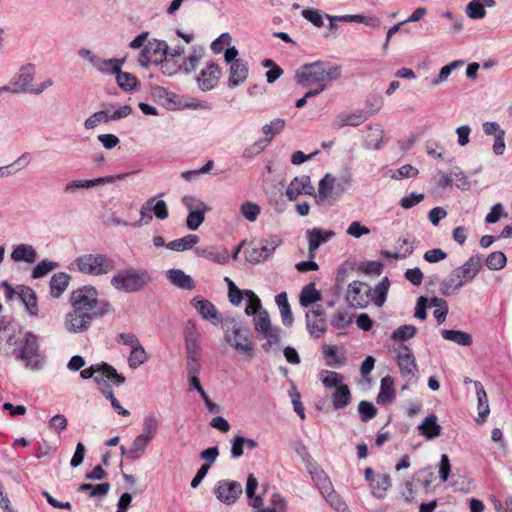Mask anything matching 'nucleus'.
I'll list each match as a JSON object with an SVG mask.
<instances>
[{
    "label": "nucleus",
    "mask_w": 512,
    "mask_h": 512,
    "mask_svg": "<svg viewBox=\"0 0 512 512\" xmlns=\"http://www.w3.org/2000/svg\"><path fill=\"white\" fill-rule=\"evenodd\" d=\"M308 331L316 338H320L326 332L325 312L319 307L306 314Z\"/></svg>",
    "instance_id": "nucleus-18"
},
{
    "label": "nucleus",
    "mask_w": 512,
    "mask_h": 512,
    "mask_svg": "<svg viewBox=\"0 0 512 512\" xmlns=\"http://www.w3.org/2000/svg\"><path fill=\"white\" fill-rule=\"evenodd\" d=\"M358 412L363 422L373 419L377 414V409L372 402L361 401L358 405Z\"/></svg>",
    "instance_id": "nucleus-61"
},
{
    "label": "nucleus",
    "mask_w": 512,
    "mask_h": 512,
    "mask_svg": "<svg viewBox=\"0 0 512 512\" xmlns=\"http://www.w3.org/2000/svg\"><path fill=\"white\" fill-rule=\"evenodd\" d=\"M302 16L315 27H322L324 25L323 16L319 10L313 8H305L301 12Z\"/></svg>",
    "instance_id": "nucleus-64"
},
{
    "label": "nucleus",
    "mask_w": 512,
    "mask_h": 512,
    "mask_svg": "<svg viewBox=\"0 0 512 512\" xmlns=\"http://www.w3.org/2000/svg\"><path fill=\"white\" fill-rule=\"evenodd\" d=\"M58 267V263L45 259L40 261L33 269H32V278L39 279L46 276L49 272L56 269Z\"/></svg>",
    "instance_id": "nucleus-52"
},
{
    "label": "nucleus",
    "mask_w": 512,
    "mask_h": 512,
    "mask_svg": "<svg viewBox=\"0 0 512 512\" xmlns=\"http://www.w3.org/2000/svg\"><path fill=\"white\" fill-rule=\"evenodd\" d=\"M225 342L238 353L252 358L255 346L250 339V330L243 327L234 317H225L222 321Z\"/></svg>",
    "instance_id": "nucleus-4"
},
{
    "label": "nucleus",
    "mask_w": 512,
    "mask_h": 512,
    "mask_svg": "<svg viewBox=\"0 0 512 512\" xmlns=\"http://www.w3.org/2000/svg\"><path fill=\"white\" fill-rule=\"evenodd\" d=\"M417 329L413 325H402L395 329L391 334L394 341H406L415 336Z\"/></svg>",
    "instance_id": "nucleus-55"
},
{
    "label": "nucleus",
    "mask_w": 512,
    "mask_h": 512,
    "mask_svg": "<svg viewBox=\"0 0 512 512\" xmlns=\"http://www.w3.org/2000/svg\"><path fill=\"white\" fill-rule=\"evenodd\" d=\"M456 281L453 277V273L451 272L445 279H443L440 283V293L443 296H453L456 295L458 291V287L456 285Z\"/></svg>",
    "instance_id": "nucleus-62"
},
{
    "label": "nucleus",
    "mask_w": 512,
    "mask_h": 512,
    "mask_svg": "<svg viewBox=\"0 0 512 512\" xmlns=\"http://www.w3.org/2000/svg\"><path fill=\"white\" fill-rule=\"evenodd\" d=\"M351 402V393L347 385H340L332 394V404L335 409H343Z\"/></svg>",
    "instance_id": "nucleus-40"
},
{
    "label": "nucleus",
    "mask_w": 512,
    "mask_h": 512,
    "mask_svg": "<svg viewBox=\"0 0 512 512\" xmlns=\"http://www.w3.org/2000/svg\"><path fill=\"white\" fill-rule=\"evenodd\" d=\"M463 65H464L463 60H455V61H452L451 63L443 66L440 69L438 76L431 81V84L433 86L440 85L441 83L445 82L448 79L449 75L451 74V72L454 69L461 67Z\"/></svg>",
    "instance_id": "nucleus-51"
},
{
    "label": "nucleus",
    "mask_w": 512,
    "mask_h": 512,
    "mask_svg": "<svg viewBox=\"0 0 512 512\" xmlns=\"http://www.w3.org/2000/svg\"><path fill=\"white\" fill-rule=\"evenodd\" d=\"M483 267V257L479 254L470 256L467 261L456 268L457 273L462 274V278L472 282Z\"/></svg>",
    "instance_id": "nucleus-20"
},
{
    "label": "nucleus",
    "mask_w": 512,
    "mask_h": 512,
    "mask_svg": "<svg viewBox=\"0 0 512 512\" xmlns=\"http://www.w3.org/2000/svg\"><path fill=\"white\" fill-rule=\"evenodd\" d=\"M241 215L250 222H255L261 213V208L258 204L246 201L240 207Z\"/></svg>",
    "instance_id": "nucleus-54"
},
{
    "label": "nucleus",
    "mask_w": 512,
    "mask_h": 512,
    "mask_svg": "<svg viewBox=\"0 0 512 512\" xmlns=\"http://www.w3.org/2000/svg\"><path fill=\"white\" fill-rule=\"evenodd\" d=\"M98 296V290L92 285H84L71 292V310L65 314L63 321L69 333H84L91 327L93 320L113 312L110 302Z\"/></svg>",
    "instance_id": "nucleus-1"
},
{
    "label": "nucleus",
    "mask_w": 512,
    "mask_h": 512,
    "mask_svg": "<svg viewBox=\"0 0 512 512\" xmlns=\"http://www.w3.org/2000/svg\"><path fill=\"white\" fill-rule=\"evenodd\" d=\"M341 76V66L326 61H315L302 65L296 70L298 84L307 86L316 83L319 86L337 80Z\"/></svg>",
    "instance_id": "nucleus-2"
},
{
    "label": "nucleus",
    "mask_w": 512,
    "mask_h": 512,
    "mask_svg": "<svg viewBox=\"0 0 512 512\" xmlns=\"http://www.w3.org/2000/svg\"><path fill=\"white\" fill-rule=\"evenodd\" d=\"M403 244L407 245V247L405 248L404 251H401V249H398V251L393 253L389 250H382L381 255L387 259H395V260L406 259L413 253L414 247L411 243H409L408 239H403Z\"/></svg>",
    "instance_id": "nucleus-59"
},
{
    "label": "nucleus",
    "mask_w": 512,
    "mask_h": 512,
    "mask_svg": "<svg viewBox=\"0 0 512 512\" xmlns=\"http://www.w3.org/2000/svg\"><path fill=\"white\" fill-rule=\"evenodd\" d=\"M441 334L445 340L455 342L461 346H469L473 342L471 334L464 331L442 330Z\"/></svg>",
    "instance_id": "nucleus-41"
},
{
    "label": "nucleus",
    "mask_w": 512,
    "mask_h": 512,
    "mask_svg": "<svg viewBox=\"0 0 512 512\" xmlns=\"http://www.w3.org/2000/svg\"><path fill=\"white\" fill-rule=\"evenodd\" d=\"M346 301L349 306L354 308H364L370 302L371 298L367 294V284L361 281H353L348 285Z\"/></svg>",
    "instance_id": "nucleus-12"
},
{
    "label": "nucleus",
    "mask_w": 512,
    "mask_h": 512,
    "mask_svg": "<svg viewBox=\"0 0 512 512\" xmlns=\"http://www.w3.org/2000/svg\"><path fill=\"white\" fill-rule=\"evenodd\" d=\"M125 62V59H118V58H111V59H102L98 56L94 68L97 69L101 74L107 75V74H116L117 72H120V69L122 68L123 64Z\"/></svg>",
    "instance_id": "nucleus-33"
},
{
    "label": "nucleus",
    "mask_w": 512,
    "mask_h": 512,
    "mask_svg": "<svg viewBox=\"0 0 512 512\" xmlns=\"http://www.w3.org/2000/svg\"><path fill=\"white\" fill-rule=\"evenodd\" d=\"M302 193L307 195L314 194V187L308 175L293 178L286 189V196L290 201L296 200Z\"/></svg>",
    "instance_id": "nucleus-17"
},
{
    "label": "nucleus",
    "mask_w": 512,
    "mask_h": 512,
    "mask_svg": "<svg viewBox=\"0 0 512 512\" xmlns=\"http://www.w3.org/2000/svg\"><path fill=\"white\" fill-rule=\"evenodd\" d=\"M281 239L277 236H272L265 240V244L261 247H255L247 251L246 259L251 263H261L267 260L276 248L280 245Z\"/></svg>",
    "instance_id": "nucleus-15"
},
{
    "label": "nucleus",
    "mask_w": 512,
    "mask_h": 512,
    "mask_svg": "<svg viewBox=\"0 0 512 512\" xmlns=\"http://www.w3.org/2000/svg\"><path fill=\"white\" fill-rule=\"evenodd\" d=\"M169 47L165 41L152 40L148 41L141 51L139 64L148 67L151 64L158 65L166 57H168Z\"/></svg>",
    "instance_id": "nucleus-10"
},
{
    "label": "nucleus",
    "mask_w": 512,
    "mask_h": 512,
    "mask_svg": "<svg viewBox=\"0 0 512 512\" xmlns=\"http://www.w3.org/2000/svg\"><path fill=\"white\" fill-rule=\"evenodd\" d=\"M94 382L97 384L98 389L101 392V394L110 400L111 406L119 415H122L124 417H127L130 415V412L121 406L119 401L116 399L110 385L107 384L103 378L95 377Z\"/></svg>",
    "instance_id": "nucleus-24"
},
{
    "label": "nucleus",
    "mask_w": 512,
    "mask_h": 512,
    "mask_svg": "<svg viewBox=\"0 0 512 512\" xmlns=\"http://www.w3.org/2000/svg\"><path fill=\"white\" fill-rule=\"evenodd\" d=\"M199 242V236L196 234H188L182 238L170 241L166 247L172 251L182 252L191 249Z\"/></svg>",
    "instance_id": "nucleus-37"
},
{
    "label": "nucleus",
    "mask_w": 512,
    "mask_h": 512,
    "mask_svg": "<svg viewBox=\"0 0 512 512\" xmlns=\"http://www.w3.org/2000/svg\"><path fill=\"white\" fill-rule=\"evenodd\" d=\"M285 127V120L277 118L272 120L269 124L262 127V132L265 135L266 141L271 142L273 137L279 134Z\"/></svg>",
    "instance_id": "nucleus-50"
},
{
    "label": "nucleus",
    "mask_w": 512,
    "mask_h": 512,
    "mask_svg": "<svg viewBox=\"0 0 512 512\" xmlns=\"http://www.w3.org/2000/svg\"><path fill=\"white\" fill-rule=\"evenodd\" d=\"M321 298V293L315 288V284L309 283L301 290L299 302L302 307L307 308L311 304L320 301Z\"/></svg>",
    "instance_id": "nucleus-39"
},
{
    "label": "nucleus",
    "mask_w": 512,
    "mask_h": 512,
    "mask_svg": "<svg viewBox=\"0 0 512 512\" xmlns=\"http://www.w3.org/2000/svg\"><path fill=\"white\" fill-rule=\"evenodd\" d=\"M306 236L308 238V251L310 258L314 257L315 251L324 243L328 242L335 236L332 230H323L321 228H312L307 230Z\"/></svg>",
    "instance_id": "nucleus-19"
},
{
    "label": "nucleus",
    "mask_w": 512,
    "mask_h": 512,
    "mask_svg": "<svg viewBox=\"0 0 512 512\" xmlns=\"http://www.w3.org/2000/svg\"><path fill=\"white\" fill-rule=\"evenodd\" d=\"M153 281L151 273L142 267L128 266L117 271L110 279L111 286L121 293H138Z\"/></svg>",
    "instance_id": "nucleus-3"
},
{
    "label": "nucleus",
    "mask_w": 512,
    "mask_h": 512,
    "mask_svg": "<svg viewBox=\"0 0 512 512\" xmlns=\"http://www.w3.org/2000/svg\"><path fill=\"white\" fill-rule=\"evenodd\" d=\"M94 187L92 179L73 180L65 184L64 192L66 194H74L80 189H90Z\"/></svg>",
    "instance_id": "nucleus-60"
},
{
    "label": "nucleus",
    "mask_w": 512,
    "mask_h": 512,
    "mask_svg": "<svg viewBox=\"0 0 512 512\" xmlns=\"http://www.w3.org/2000/svg\"><path fill=\"white\" fill-rule=\"evenodd\" d=\"M182 203L188 209L189 212H193V211L209 212V211H211V207L206 205L202 200H200L199 198H197L195 196H191V195L183 196Z\"/></svg>",
    "instance_id": "nucleus-53"
},
{
    "label": "nucleus",
    "mask_w": 512,
    "mask_h": 512,
    "mask_svg": "<svg viewBox=\"0 0 512 512\" xmlns=\"http://www.w3.org/2000/svg\"><path fill=\"white\" fill-rule=\"evenodd\" d=\"M390 487L391 478L388 474L377 475L374 483L370 484L372 495L378 499L384 498Z\"/></svg>",
    "instance_id": "nucleus-38"
},
{
    "label": "nucleus",
    "mask_w": 512,
    "mask_h": 512,
    "mask_svg": "<svg viewBox=\"0 0 512 512\" xmlns=\"http://www.w3.org/2000/svg\"><path fill=\"white\" fill-rule=\"evenodd\" d=\"M242 492V485L234 480H219L214 488L216 498L226 505L234 504Z\"/></svg>",
    "instance_id": "nucleus-11"
},
{
    "label": "nucleus",
    "mask_w": 512,
    "mask_h": 512,
    "mask_svg": "<svg viewBox=\"0 0 512 512\" xmlns=\"http://www.w3.org/2000/svg\"><path fill=\"white\" fill-rule=\"evenodd\" d=\"M221 74L222 71L219 65L214 62H209L196 77L200 90L207 92L214 89L221 77Z\"/></svg>",
    "instance_id": "nucleus-13"
},
{
    "label": "nucleus",
    "mask_w": 512,
    "mask_h": 512,
    "mask_svg": "<svg viewBox=\"0 0 512 512\" xmlns=\"http://www.w3.org/2000/svg\"><path fill=\"white\" fill-rule=\"evenodd\" d=\"M159 419L152 413L146 415L143 420V433L145 438L152 440L157 432Z\"/></svg>",
    "instance_id": "nucleus-48"
},
{
    "label": "nucleus",
    "mask_w": 512,
    "mask_h": 512,
    "mask_svg": "<svg viewBox=\"0 0 512 512\" xmlns=\"http://www.w3.org/2000/svg\"><path fill=\"white\" fill-rule=\"evenodd\" d=\"M352 324V318L346 311H337L331 319V325L336 329H345Z\"/></svg>",
    "instance_id": "nucleus-63"
},
{
    "label": "nucleus",
    "mask_w": 512,
    "mask_h": 512,
    "mask_svg": "<svg viewBox=\"0 0 512 512\" xmlns=\"http://www.w3.org/2000/svg\"><path fill=\"white\" fill-rule=\"evenodd\" d=\"M395 397L394 380L391 376H385L381 379L380 391L376 397L378 404H390Z\"/></svg>",
    "instance_id": "nucleus-32"
},
{
    "label": "nucleus",
    "mask_w": 512,
    "mask_h": 512,
    "mask_svg": "<svg viewBox=\"0 0 512 512\" xmlns=\"http://www.w3.org/2000/svg\"><path fill=\"white\" fill-rule=\"evenodd\" d=\"M507 258L501 251L492 252L486 258V266L490 270H500L505 267Z\"/></svg>",
    "instance_id": "nucleus-56"
},
{
    "label": "nucleus",
    "mask_w": 512,
    "mask_h": 512,
    "mask_svg": "<svg viewBox=\"0 0 512 512\" xmlns=\"http://www.w3.org/2000/svg\"><path fill=\"white\" fill-rule=\"evenodd\" d=\"M336 177L327 173L320 180L318 185V194L316 196L317 202H324L326 200H336L338 196L335 194Z\"/></svg>",
    "instance_id": "nucleus-23"
},
{
    "label": "nucleus",
    "mask_w": 512,
    "mask_h": 512,
    "mask_svg": "<svg viewBox=\"0 0 512 512\" xmlns=\"http://www.w3.org/2000/svg\"><path fill=\"white\" fill-rule=\"evenodd\" d=\"M253 325L256 333L266 332V330L272 326L269 313L267 310H262L253 318Z\"/></svg>",
    "instance_id": "nucleus-57"
},
{
    "label": "nucleus",
    "mask_w": 512,
    "mask_h": 512,
    "mask_svg": "<svg viewBox=\"0 0 512 512\" xmlns=\"http://www.w3.org/2000/svg\"><path fill=\"white\" fill-rule=\"evenodd\" d=\"M167 279L176 287L185 290H193L195 282L193 278L181 269H169L166 272Z\"/></svg>",
    "instance_id": "nucleus-26"
},
{
    "label": "nucleus",
    "mask_w": 512,
    "mask_h": 512,
    "mask_svg": "<svg viewBox=\"0 0 512 512\" xmlns=\"http://www.w3.org/2000/svg\"><path fill=\"white\" fill-rule=\"evenodd\" d=\"M494 0H472L466 6V14L471 19H482L486 15L485 7H493Z\"/></svg>",
    "instance_id": "nucleus-34"
},
{
    "label": "nucleus",
    "mask_w": 512,
    "mask_h": 512,
    "mask_svg": "<svg viewBox=\"0 0 512 512\" xmlns=\"http://www.w3.org/2000/svg\"><path fill=\"white\" fill-rule=\"evenodd\" d=\"M140 219L132 223V227L139 228L142 225L149 224L153 219V214L159 220L168 218V207L164 200L158 199L157 196L149 198L140 208Z\"/></svg>",
    "instance_id": "nucleus-9"
},
{
    "label": "nucleus",
    "mask_w": 512,
    "mask_h": 512,
    "mask_svg": "<svg viewBox=\"0 0 512 512\" xmlns=\"http://www.w3.org/2000/svg\"><path fill=\"white\" fill-rule=\"evenodd\" d=\"M17 294L26 310L33 316L39 312L36 292L28 286H18Z\"/></svg>",
    "instance_id": "nucleus-25"
},
{
    "label": "nucleus",
    "mask_w": 512,
    "mask_h": 512,
    "mask_svg": "<svg viewBox=\"0 0 512 512\" xmlns=\"http://www.w3.org/2000/svg\"><path fill=\"white\" fill-rule=\"evenodd\" d=\"M71 276L65 272H57L50 279V295L52 298L58 299L69 286Z\"/></svg>",
    "instance_id": "nucleus-27"
},
{
    "label": "nucleus",
    "mask_w": 512,
    "mask_h": 512,
    "mask_svg": "<svg viewBox=\"0 0 512 512\" xmlns=\"http://www.w3.org/2000/svg\"><path fill=\"white\" fill-rule=\"evenodd\" d=\"M441 426L437 422L435 414L428 415L418 426L419 434L428 440H432L441 434Z\"/></svg>",
    "instance_id": "nucleus-29"
},
{
    "label": "nucleus",
    "mask_w": 512,
    "mask_h": 512,
    "mask_svg": "<svg viewBox=\"0 0 512 512\" xmlns=\"http://www.w3.org/2000/svg\"><path fill=\"white\" fill-rule=\"evenodd\" d=\"M281 332L282 331L279 327L272 325L266 330V332L259 333V335L266 340V342L262 344L264 351L269 352L272 346L280 343Z\"/></svg>",
    "instance_id": "nucleus-42"
},
{
    "label": "nucleus",
    "mask_w": 512,
    "mask_h": 512,
    "mask_svg": "<svg viewBox=\"0 0 512 512\" xmlns=\"http://www.w3.org/2000/svg\"><path fill=\"white\" fill-rule=\"evenodd\" d=\"M249 69L247 63L242 61H234L229 68L228 86L235 88L244 83L248 77Z\"/></svg>",
    "instance_id": "nucleus-21"
},
{
    "label": "nucleus",
    "mask_w": 512,
    "mask_h": 512,
    "mask_svg": "<svg viewBox=\"0 0 512 512\" xmlns=\"http://www.w3.org/2000/svg\"><path fill=\"white\" fill-rule=\"evenodd\" d=\"M192 305L203 319L210 321L215 326L220 323L222 324L224 318L221 317V314L211 301L196 297L192 300Z\"/></svg>",
    "instance_id": "nucleus-16"
},
{
    "label": "nucleus",
    "mask_w": 512,
    "mask_h": 512,
    "mask_svg": "<svg viewBox=\"0 0 512 512\" xmlns=\"http://www.w3.org/2000/svg\"><path fill=\"white\" fill-rule=\"evenodd\" d=\"M367 116L362 111L357 113H346L342 112L337 115L335 120L332 122L331 127L335 130H339L345 126H359L364 123Z\"/></svg>",
    "instance_id": "nucleus-22"
},
{
    "label": "nucleus",
    "mask_w": 512,
    "mask_h": 512,
    "mask_svg": "<svg viewBox=\"0 0 512 512\" xmlns=\"http://www.w3.org/2000/svg\"><path fill=\"white\" fill-rule=\"evenodd\" d=\"M307 470L325 501L338 512L345 510L347 508L346 504L334 489L328 474L315 462L309 463Z\"/></svg>",
    "instance_id": "nucleus-5"
},
{
    "label": "nucleus",
    "mask_w": 512,
    "mask_h": 512,
    "mask_svg": "<svg viewBox=\"0 0 512 512\" xmlns=\"http://www.w3.org/2000/svg\"><path fill=\"white\" fill-rule=\"evenodd\" d=\"M99 374H101L100 378H103L107 384L108 382H112L119 386L124 384L126 381L122 374H119L113 366L105 362L101 363V370Z\"/></svg>",
    "instance_id": "nucleus-44"
},
{
    "label": "nucleus",
    "mask_w": 512,
    "mask_h": 512,
    "mask_svg": "<svg viewBox=\"0 0 512 512\" xmlns=\"http://www.w3.org/2000/svg\"><path fill=\"white\" fill-rule=\"evenodd\" d=\"M18 358L25 362V366L32 370H39L44 363V357L39 352L37 336L26 332L20 340Z\"/></svg>",
    "instance_id": "nucleus-8"
},
{
    "label": "nucleus",
    "mask_w": 512,
    "mask_h": 512,
    "mask_svg": "<svg viewBox=\"0 0 512 512\" xmlns=\"http://www.w3.org/2000/svg\"><path fill=\"white\" fill-rule=\"evenodd\" d=\"M389 286L390 283L387 277L383 278L374 288L367 284V294L371 298V302L377 307H382L385 303Z\"/></svg>",
    "instance_id": "nucleus-28"
},
{
    "label": "nucleus",
    "mask_w": 512,
    "mask_h": 512,
    "mask_svg": "<svg viewBox=\"0 0 512 512\" xmlns=\"http://www.w3.org/2000/svg\"><path fill=\"white\" fill-rule=\"evenodd\" d=\"M72 265L81 274L102 276L112 272L116 267V262L104 253H87L78 256Z\"/></svg>",
    "instance_id": "nucleus-7"
},
{
    "label": "nucleus",
    "mask_w": 512,
    "mask_h": 512,
    "mask_svg": "<svg viewBox=\"0 0 512 512\" xmlns=\"http://www.w3.org/2000/svg\"><path fill=\"white\" fill-rule=\"evenodd\" d=\"M148 360V354L145 348L140 344L131 349L128 357V365L131 369H137Z\"/></svg>",
    "instance_id": "nucleus-46"
},
{
    "label": "nucleus",
    "mask_w": 512,
    "mask_h": 512,
    "mask_svg": "<svg viewBox=\"0 0 512 512\" xmlns=\"http://www.w3.org/2000/svg\"><path fill=\"white\" fill-rule=\"evenodd\" d=\"M473 384L476 389L477 401H478V418L476 421L478 423H484L487 416L490 413V407L488 404L487 393L484 389V386L479 381H473Z\"/></svg>",
    "instance_id": "nucleus-30"
},
{
    "label": "nucleus",
    "mask_w": 512,
    "mask_h": 512,
    "mask_svg": "<svg viewBox=\"0 0 512 512\" xmlns=\"http://www.w3.org/2000/svg\"><path fill=\"white\" fill-rule=\"evenodd\" d=\"M244 294L247 300L245 314L248 316H254L262 310H265L261 304L260 298L252 290H244Z\"/></svg>",
    "instance_id": "nucleus-45"
},
{
    "label": "nucleus",
    "mask_w": 512,
    "mask_h": 512,
    "mask_svg": "<svg viewBox=\"0 0 512 512\" xmlns=\"http://www.w3.org/2000/svg\"><path fill=\"white\" fill-rule=\"evenodd\" d=\"M36 75V67L33 63L23 64L18 71L11 77L12 85L15 88V94H34L40 95L48 88L52 87L54 81L47 78L44 81L33 85Z\"/></svg>",
    "instance_id": "nucleus-6"
},
{
    "label": "nucleus",
    "mask_w": 512,
    "mask_h": 512,
    "mask_svg": "<svg viewBox=\"0 0 512 512\" xmlns=\"http://www.w3.org/2000/svg\"><path fill=\"white\" fill-rule=\"evenodd\" d=\"M195 252L200 257L209 259L218 264H226L228 262V255L226 251H220L218 248L214 246L196 248Z\"/></svg>",
    "instance_id": "nucleus-36"
},
{
    "label": "nucleus",
    "mask_w": 512,
    "mask_h": 512,
    "mask_svg": "<svg viewBox=\"0 0 512 512\" xmlns=\"http://www.w3.org/2000/svg\"><path fill=\"white\" fill-rule=\"evenodd\" d=\"M396 360L403 377H415L418 366L408 346L402 344L398 347Z\"/></svg>",
    "instance_id": "nucleus-14"
},
{
    "label": "nucleus",
    "mask_w": 512,
    "mask_h": 512,
    "mask_svg": "<svg viewBox=\"0 0 512 512\" xmlns=\"http://www.w3.org/2000/svg\"><path fill=\"white\" fill-rule=\"evenodd\" d=\"M151 440L145 438L142 435H138L133 443L131 444L130 448L127 450V459L129 460H136L140 458L143 453L145 452L149 442Z\"/></svg>",
    "instance_id": "nucleus-43"
},
{
    "label": "nucleus",
    "mask_w": 512,
    "mask_h": 512,
    "mask_svg": "<svg viewBox=\"0 0 512 512\" xmlns=\"http://www.w3.org/2000/svg\"><path fill=\"white\" fill-rule=\"evenodd\" d=\"M202 57H203V49H201V48L194 49L193 52L188 57L185 58V60L183 61V64L180 65L181 69H183V71L186 74H190V73L194 72Z\"/></svg>",
    "instance_id": "nucleus-49"
},
{
    "label": "nucleus",
    "mask_w": 512,
    "mask_h": 512,
    "mask_svg": "<svg viewBox=\"0 0 512 512\" xmlns=\"http://www.w3.org/2000/svg\"><path fill=\"white\" fill-rule=\"evenodd\" d=\"M321 381L325 387L337 389L342 385L343 376L334 371L324 370L321 372Z\"/></svg>",
    "instance_id": "nucleus-58"
},
{
    "label": "nucleus",
    "mask_w": 512,
    "mask_h": 512,
    "mask_svg": "<svg viewBox=\"0 0 512 512\" xmlns=\"http://www.w3.org/2000/svg\"><path fill=\"white\" fill-rule=\"evenodd\" d=\"M115 77L118 86L125 91H132L137 86L138 80L131 73L122 72V70L120 69V72H117L115 74Z\"/></svg>",
    "instance_id": "nucleus-47"
},
{
    "label": "nucleus",
    "mask_w": 512,
    "mask_h": 512,
    "mask_svg": "<svg viewBox=\"0 0 512 512\" xmlns=\"http://www.w3.org/2000/svg\"><path fill=\"white\" fill-rule=\"evenodd\" d=\"M275 302L280 310L282 323L286 327H290L293 323V314L288 302L287 293L281 292L275 297Z\"/></svg>",
    "instance_id": "nucleus-35"
},
{
    "label": "nucleus",
    "mask_w": 512,
    "mask_h": 512,
    "mask_svg": "<svg viewBox=\"0 0 512 512\" xmlns=\"http://www.w3.org/2000/svg\"><path fill=\"white\" fill-rule=\"evenodd\" d=\"M10 256L15 262L32 264L37 259V252L35 248L29 244H19L13 249Z\"/></svg>",
    "instance_id": "nucleus-31"
}]
</instances>
